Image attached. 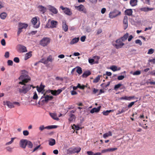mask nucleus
<instances>
[{
  "instance_id": "nucleus-1",
  "label": "nucleus",
  "mask_w": 155,
  "mask_h": 155,
  "mask_svg": "<svg viewBox=\"0 0 155 155\" xmlns=\"http://www.w3.org/2000/svg\"><path fill=\"white\" fill-rule=\"evenodd\" d=\"M23 85L24 86L22 87L21 88H18V91L20 93L26 94L31 89V87L32 86V85L28 84Z\"/></svg>"
},
{
  "instance_id": "nucleus-2",
  "label": "nucleus",
  "mask_w": 155,
  "mask_h": 155,
  "mask_svg": "<svg viewBox=\"0 0 155 155\" xmlns=\"http://www.w3.org/2000/svg\"><path fill=\"white\" fill-rule=\"evenodd\" d=\"M58 25V22L54 20L51 21H50L49 20L48 23L46 25L45 28H55Z\"/></svg>"
},
{
  "instance_id": "nucleus-3",
  "label": "nucleus",
  "mask_w": 155,
  "mask_h": 155,
  "mask_svg": "<svg viewBox=\"0 0 155 155\" xmlns=\"http://www.w3.org/2000/svg\"><path fill=\"white\" fill-rule=\"evenodd\" d=\"M81 148L78 147L75 148L71 147L67 150V153L69 154H71L75 153H78L81 150Z\"/></svg>"
},
{
  "instance_id": "nucleus-4",
  "label": "nucleus",
  "mask_w": 155,
  "mask_h": 155,
  "mask_svg": "<svg viewBox=\"0 0 155 155\" xmlns=\"http://www.w3.org/2000/svg\"><path fill=\"white\" fill-rule=\"evenodd\" d=\"M50 39L49 38H43L40 41V44L43 47H45L46 46L50 43Z\"/></svg>"
},
{
  "instance_id": "nucleus-5",
  "label": "nucleus",
  "mask_w": 155,
  "mask_h": 155,
  "mask_svg": "<svg viewBox=\"0 0 155 155\" xmlns=\"http://www.w3.org/2000/svg\"><path fill=\"white\" fill-rule=\"evenodd\" d=\"M121 12L116 9L110 12L109 14V17L110 18H113L121 15Z\"/></svg>"
},
{
  "instance_id": "nucleus-6",
  "label": "nucleus",
  "mask_w": 155,
  "mask_h": 155,
  "mask_svg": "<svg viewBox=\"0 0 155 155\" xmlns=\"http://www.w3.org/2000/svg\"><path fill=\"white\" fill-rule=\"evenodd\" d=\"M121 40V39L120 38L116 40V42L117 44L114 45V46L117 49L121 48L124 45V43L123 42V41Z\"/></svg>"
},
{
  "instance_id": "nucleus-7",
  "label": "nucleus",
  "mask_w": 155,
  "mask_h": 155,
  "mask_svg": "<svg viewBox=\"0 0 155 155\" xmlns=\"http://www.w3.org/2000/svg\"><path fill=\"white\" fill-rule=\"evenodd\" d=\"M46 93H45L43 95V96H42L41 97V99L44 98V100H42V102H44V101H45V102L47 103L49 101L51 100L53 98V97L52 96H49L48 95H46Z\"/></svg>"
},
{
  "instance_id": "nucleus-8",
  "label": "nucleus",
  "mask_w": 155,
  "mask_h": 155,
  "mask_svg": "<svg viewBox=\"0 0 155 155\" xmlns=\"http://www.w3.org/2000/svg\"><path fill=\"white\" fill-rule=\"evenodd\" d=\"M18 51L20 53H24L27 52L26 47L21 45H17Z\"/></svg>"
},
{
  "instance_id": "nucleus-9",
  "label": "nucleus",
  "mask_w": 155,
  "mask_h": 155,
  "mask_svg": "<svg viewBox=\"0 0 155 155\" xmlns=\"http://www.w3.org/2000/svg\"><path fill=\"white\" fill-rule=\"evenodd\" d=\"M36 17L33 18L31 20V22L33 25V27L35 28H38L39 27L40 22H38Z\"/></svg>"
},
{
  "instance_id": "nucleus-10",
  "label": "nucleus",
  "mask_w": 155,
  "mask_h": 155,
  "mask_svg": "<svg viewBox=\"0 0 155 155\" xmlns=\"http://www.w3.org/2000/svg\"><path fill=\"white\" fill-rule=\"evenodd\" d=\"M75 8L79 11L82 12L84 13H87V10L86 8H85L84 6L82 5H81L78 6H75Z\"/></svg>"
},
{
  "instance_id": "nucleus-11",
  "label": "nucleus",
  "mask_w": 155,
  "mask_h": 155,
  "mask_svg": "<svg viewBox=\"0 0 155 155\" xmlns=\"http://www.w3.org/2000/svg\"><path fill=\"white\" fill-rule=\"evenodd\" d=\"M60 8L64 11V12L66 14L68 15H71L72 14V12L69 8H64L62 6H61Z\"/></svg>"
},
{
  "instance_id": "nucleus-12",
  "label": "nucleus",
  "mask_w": 155,
  "mask_h": 155,
  "mask_svg": "<svg viewBox=\"0 0 155 155\" xmlns=\"http://www.w3.org/2000/svg\"><path fill=\"white\" fill-rule=\"evenodd\" d=\"M27 140H21L20 143V147L23 148H25L27 146Z\"/></svg>"
},
{
  "instance_id": "nucleus-13",
  "label": "nucleus",
  "mask_w": 155,
  "mask_h": 155,
  "mask_svg": "<svg viewBox=\"0 0 155 155\" xmlns=\"http://www.w3.org/2000/svg\"><path fill=\"white\" fill-rule=\"evenodd\" d=\"M49 10L52 13L56 14L58 12V10L54 7L49 5L48 6Z\"/></svg>"
},
{
  "instance_id": "nucleus-14",
  "label": "nucleus",
  "mask_w": 155,
  "mask_h": 155,
  "mask_svg": "<svg viewBox=\"0 0 155 155\" xmlns=\"http://www.w3.org/2000/svg\"><path fill=\"white\" fill-rule=\"evenodd\" d=\"M123 22L124 25V29L125 30L128 27V17L127 16H124Z\"/></svg>"
},
{
  "instance_id": "nucleus-15",
  "label": "nucleus",
  "mask_w": 155,
  "mask_h": 155,
  "mask_svg": "<svg viewBox=\"0 0 155 155\" xmlns=\"http://www.w3.org/2000/svg\"><path fill=\"white\" fill-rule=\"evenodd\" d=\"M117 149V148L115 147L111 148H108L103 150L101 151V153H105L108 152H112Z\"/></svg>"
},
{
  "instance_id": "nucleus-16",
  "label": "nucleus",
  "mask_w": 155,
  "mask_h": 155,
  "mask_svg": "<svg viewBox=\"0 0 155 155\" xmlns=\"http://www.w3.org/2000/svg\"><path fill=\"white\" fill-rule=\"evenodd\" d=\"M62 28L65 32L67 31L68 30V26L65 21H62Z\"/></svg>"
},
{
  "instance_id": "nucleus-17",
  "label": "nucleus",
  "mask_w": 155,
  "mask_h": 155,
  "mask_svg": "<svg viewBox=\"0 0 155 155\" xmlns=\"http://www.w3.org/2000/svg\"><path fill=\"white\" fill-rule=\"evenodd\" d=\"M4 103L5 105H7L8 107L10 108H11L14 107V106L13 104L9 101H4Z\"/></svg>"
},
{
  "instance_id": "nucleus-18",
  "label": "nucleus",
  "mask_w": 155,
  "mask_h": 155,
  "mask_svg": "<svg viewBox=\"0 0 155 155\" xmlns=\"http://www.w3.org/2000/svg\"><path fill=\"white\" fill-rule=\"evenodd\" d=\"M28 25L27 24L23 23L21 22H19L18 24V27L20 28L21 29H26L28 27Z\"/></svg>"
},
{
  "instance_id": "nucleus-19",
  "label": "nucleus",
  "mask_w": 155,
  "mask_h": 155,
  "mask_svg": "<svg viewBox=\"0 0 155 155\" xmlns=\"http://www.w3.org/2000/svg\"><path fill=\"white\" fill-rule=\"evenodd\" d=\"M30 79V78L28 77L27 78H25L22 80L21 81H20L19 82V84H26L25 83L28 82Z\"/></svg>"
},
{
  "instance_id": "nucleus-20",
  "label": "nucleus",
  "mask_w": 155,
  "mask_h": 155,
  "mask_svg": "<svg viewBox=\"0 0 155 155\" xmlns=\"http://www.w3.org/2000/svg\"><path fill=\"white\" fill-rule=\"evenodd\" d=\"M52 94L54 96H56L59 95L62 91L61 89H58L57 90H53L52 91Z\"/></svg>"
},
{
  "instance_id": "nucleus-21",
  "label": "nucleus",
  "mask_w": 155,
  "mask_h": 155,
  "mask_svg": "<svg viewBox=\"0 0 155 155\" xmlns=\"http://www.w3.org/2000/svg\"><path fill=\"white\" fill-rule=\"evenodd\" d=\"M135 98V96H132L127 97L125 96L123 97L120 98V100H124L128 101H130L132 99H133Z\"/></svg>"
},
{
  "instance_id": "nucleus-22",
  "label": "nucleus",
  "mask_w": 155,
  "mask_h": 155,
  "mask_svg": "<svg viewBox=\"0 0 155 155\" xmlns=\"http://www.w3.org/2000/svg\"><path fill=\"white\" fill-rule=\"evenodd\" d=\"M38 8H39V11L43 14L46 12V8L42 5H39Z\"/></svg>"
},
{
  "instance_id": "nucleus-23",
  "label": "nucleus",
  "mask_w": 155,
  "mask_h": 155,
  "mask_svg": "<svg viewBox=\"0 0 155 155\" xmlns=\"http://www.w3.org/2000/svg\"><path fill=\"white\" fill-rule=\"evenodd\" d=\"M101 107H98L97 108H94L90 111V113L93 114L94 112L97 113L99 112L100 110Z\"/></svg>"
},
{
  "instance_id": "nucleus-24",
  "label": "nucleus",
  "mask_w": 155,
  "mask_h": 155,
  "mask_svg": "<svg viewBox=\"0 0 155 155\" xmlns=\"http://www.w3.org/2000/svg\"><path fill=\"white\" fill-rule=\"evenodd\" d=\"M153 9V8H150L148 7H143V8H140V10L142 11H143L144 12H147L149 11H151Z\"/></svg>"
},
{
  "instance_id": "nucleus-25",
  "label": "nucleus",
  "mask_w": 155,
  "mask_h": 155,
  "mask_svg": "<svg viewBox=\"0 0 155 155\" xmlns=\"http://www.w3.org/2000/svg\"><path fill=\"white\" fill-rule=\"evenodd\" d=\"M91 73L89 71H87L84 72L82 75V77L83 78H86L90 75Z\"/></svg>"
},
{
  "instance_id": "nucleus-26",
  "label": "nucleus",
  "mask_w": 155,
  "mask_h": 155,
  "mask_svg": "<svg viewBox=\"0 0 155 155\" xmlns=\"http://www.w3.org/2000/svg\"><path fill=\"white\" fill-rule=\"evenodd\" d=\"M124 12L125 15L128 16H131L132 14L133 11L131 9H127L125 10Z\"/></svg>"
},
{
  "instance_id": "nucleus-27",
  "label": "nucleus",
  "mask_w": 155,
  "mask_h": 155,
  "mask_svg": "<svg viewBox=\"0 0 155 155\" xmlns=\"http://www.w3.org/2000/svg\"><path fill=\"white\" fill-rule=\"evenodd\" d=\"M79 39V38H73L70 42V44L73 45L78 42Z\"/></svg>"
},
{
  "instance_id": "nucleus-28",
  "label": "nucleus",
  "mask_w": 155,
  "mask_h": 155,
  "mask_svg": "<svg viewBox=\"0 0 155 155\" xmlns=\"http://www.w3.org/2000/svg\"><path fill=\"white\" fill-rule=\"evenodd\" d=\"M49 114L51 117L54 119L58 120L59 118L57 117V114L55 113H50Z\"/></svg>"
},
{
  "instance_id": "nucleus-29",
  "label": "nucleus",
  "mask_w": 155,
  "mask_h": 155,
  "mask_svg": "<svg viewBox=\"0 0 155 155\" xmlns=\"http://www.w3.org/2000/svg\"><path fill=\"white\" fill-rule=\"evenodd\" d=\"M49 144L51 146H53L55 144V140L54 139H50L48 141Z\"/></svg>"
},
{
  "instance_id": "nucleus-30",
  "label": "nucleus",
  "mask_w": 155,
  "mask_h": 155,
  "mask_svg": "<svg viewBox=\"0 0 155 155\" xmlns=\"http://www.w3.org/2000/svg\"><path fill=\"white\" fill-rule=\"evenodd\" d=\"M112 135V133L111 131H109L108 132L104 134H103V137L106 139L107 137L109 136H111Z\"/></svg>"
},
{
  "instance_id": "nucleus-31",
  "label": "nucleus",
  "mask_w": 155,
  "mask_h": 155,
  "mask_svg": "<svg viewBox=\"0 0 155 155\" xmlns=\"http://www.w3.org/2000/svg\"><path fill=\"white\" fill-rule=\"evenodd\" d=\"M129 36V34L127 33H126L124 36L120 38L122 41H124L127 39Z\"/></svg>"
},
{
  "instance_id": "nucleus-32",
  "label": "nucleus",
  "mask_w": 155,
  "mask_h": 155,
  "mask_svg": "<svg viewBox=\"0 0 155 155\" xmlns=\"http://www.w3.org/2000/svg\"><path fill=\"white\" fill-rule=\"evenodd\" d=\"M31 51H30L28 53L26 54L25 58V60H26L31 56Z\"/></svg>"
},
{
  "instance_id": "nucleus-33",
  "label": "nucleus",
  "mask_w": 155,
  "mask_h": 155,
  "mask_svg": "<svg viewBox=\"0 0 155 155\" xmlns=\"http://www.w3.org/2000/svg\"><path fill=\"white\" fill-rule=\"evenodd\" d=\"M44 86L41 85L40 87H38V86L36 87L37 90L38 92H41L44 89Z\"/></svg>"
},
{
  "instance_id": "nucleus-34",
  "label": "nucleus",
  "mask_w": 155,
  "mask_h": 155,
  "mask_svg": "<svg viewBox=\"0 0 155 155\" xmlns=\"http://www.w3.org/2000/svg\"><path fill=\"white\" fill-rule=\"evenodd\" d=\"M54 60V58H52L51 55H50L48 56L46 60L45 61V63H47V62L49 61L51 62H52Z\"/></svg>"
},
{
  "instance_id": "nucleus-35",
  "label": "nucleus",
  "mask_w": 155,
  "mask_h": 155,
  "mask_svg": "<svg viewBox=\"0 0 155 155\" xmlns=\"http://www.w3.org/2000/svg\"><path fill=\"white\" fill-rule=\"evenodd\" d=\"M7 16V14L5 12H2L0 14V16L2 19H5Z\"/></svg>"
},
{
  "instance_id": "nucleus-36",
  "label": "nucleus",
  "mask_w": 155,
  "mask_h": 155,
  "mask_svg": "<svg viewBox=\"0 0 155 155\" xmlns=\"http://www.w3.org/2000/svg\"><path fill=\"white\" fill-rule=\"evenodd\" d=\"M130 4L132 6H136L137 4V0H130Z\"/></svg>"
},
{
  "instance_id": "nucleus-37",
  "label": "nucleus",
  "mask_w": 155,
  "mask_h": 155,
  "mask_svg": "<svg viewBox=\"0 0 155 155\" xmlns=\"http://www.w3.org/2000/svg\"><path fill=\"white\" fill-rule=\"evenodd\" d=\"M27 145L28 147L31 148L33 147V144L32 142L29 141L27 140Z\"/></svg>"
},
{
  "instance_id": "nucleus-38",
  "label": "nucleus",
  "mask_w": 155,
  "mask_h": 155,
  "mask_svg": "<svg viewBox=\"0 0 155 155\" xmlns=\"http://www.w3.org/2000/svg\"><path fill=\"white\" fill-rule=\"evenodd\" d=\"M75 117L74 114H71L70 115V117L69 118L68 120L70 122H71L73 120L75 119Z\"/></svg>"
},
{
  "instance_id": "nucleus-39",
  "label": "nucleus",
  "mask_w": 155,
  "mask_h": 155,
  "mask_svg": "<svg viewBox=\"0 0 155 155\" xmlns=\"http://www.w3.org/2000/svg\"><path fill=\"white\" fill-rule=\"evenodd\" d=\"M112 111H113V110H107L106 111H103L102 112V113L104 115L107 116L108 115V114Z\"/></svg>"
},
{
  "instance_id": "nucleus-40",
  "label": "nucleus",
  "mask_w": 155,
  "mask_h": 155,
  "mask_svg": "<svg viewBox=\"0 0 155 155\" xmlns=\"http://www.w3.org/2000/svg\"><path fill=\"white\" fill-rule=\"evenodd\" d=\"M100 76L98 75L94 80L93 82L94 83H97L100 80Z\"/></svg>"
},
{
  "instance_id": "nucleus-41",
  "label": "nucleus",
  "mask_w": 155,
  "mask_h": 155,
  "mask_svg": "<svg viewBox=\"0 0 155 155\" xmlns=\"http://www.w3.org/2000/svg\"><path fill=\"white\" fill-rule=\"evenodd\" d=\"M76 71L78 74H81L82 72L81 68L80 67H78L77 68Z\"/></svg>"
},
{
  "instance_id": "nucleus-42",
  "label": "nucleus",
  "mask_w": 155,
  "mask_h": 155,
  "mask_svg": "<svg viewBox=\"0 0 155 155\" xmlns=\"http://www.w3.org/2000/svg\"><path fill=\"white\" fill-rule=\"evenodd\" d=\"M58 126L56 125L48 126L46 127V128H48V129L56 128Z\"/></svg>"
},
{
  "instance_id": "nucleus-43",
  "label": "nucleus",
  "mask_w": 155,
  "mask_h": 155,
  "mask_svg": "<svg viewBox=\"0 0 155 155\" xmlns=\"http://www.w3.org/2000/svg\"><path fill=\"white\" fill-rule=\"evenodd\" d=\"M122 85L120 84H118L114 86V89L117 90L118 88H119Z\"/></svg>"
},
{
  "instance_id": "nucleus-44",
  "label": "nucleus",
  "mask_w": 155,
  "mask_h": 155,
  "mask_svg": "<svg viewBox=\"0 0 155 155\" xmlns=\"http://www.w3.org/2000/svg\"><path fill=\"white\" fill-rule=\"evenodd\" d=\"M15 138H12L11 140L9 142L6 143L5 144V145H8L12 144Z\"/></svg>"
},
{
  "instance_id": "nucleus-45",
  "label": "nucleus",
  "mask_w": 155,
  "mask_h": 155,
  "mask_svg": "<svg viewBox=\"0 0 155 155\" xmlns=\"http://www.w3.org/2000/svg\"><path fill=\"white\" fill-rule=\"evenodd\" d=\"M110 69L114 71H115L117 70V67L116 66L114 65L112 66L111 67Z\"/></svg>"
},
{
  "instance_id": "nucleus-46",
  "label": "nucleus",
  "mask_w": 155,
  "mask_h": 155,
  "mask_svg": "<svg viewBox=\"0 0 155 155\" xmlns=\"http://www.w3.org/2000/svg\"><path fill=\"white\" fill-rule=\"evenodd\" d=\"M38 96L36 92H35L34 93V95L33 96V98L34 100H37L38 98Z\"/></svg>"
},
{
  "instance_id": "nucleus-47",
  "label": "nucleus",
  "mask_w": 155,
  "mask_h": 155,
  "mask_svg": "<svg viewBox=\"0 0 155 155\" xmlns=\"http://www.w3.org/2000/svg\"><path fill=\"white\" fill-rule=\"evenodd\" d=\"M13 61L16 63H18L20 61L19 58L17 57H15L13 59Z\"/></svg>"
},
{
  "instance_id": "nucleus-48",
  "label": "nucleus",
  "mask_w": 155,
  "mask_h": 155,
  "mask_svg": "<svg viewBox=\"0 0 155 155\" xmlns=\"http://www.w3.org/2000/svg\"><path fill=\"white\" fill-rule=\"evenodd\" d=\"M141 74V72L140 71H137L134 72L133 74L134 75H139Z\"/></svg>"
},
{
  "instance_id": "nucleus-49",
  "label": "nucleus",
  "mask_w": 155,
  "mask_h": 155,
  "mask_svg": "<svg viewBox=\"0 0 155 155\" xmlns=\"http://www.w3.org/2000/svg\"><path fill=\"white\" fill-rule=\"evenodd\" d=\"M135 43L137 44H138L140 45H142V42L139 39H137L135 41Z\"/></svg>"
},
{
  "instance_id": "nucleus-50",
  "label": "nucleus",
  "mask_w": 155,
  "mask_h": 155,
  "mask_svg": "<svg viewBox=\"0 0 155 155\" xmlns=\"http://www.w3.org/2000/svg\"><path fill=\"white\" fill-rule=\"evenodd\" d=\"M137 101L134 102H132L130 103L128 105V108H130L134 104L137 102Z\"/></svg>"
},
{
  "instance_id": "nucleus-51",
  "label": "nucleus",
  "mask_w": 155,
  "mask_h": 155,
  "mask_svg": "<svg viewBox=\"0 0 155 155\" xmlns=\"http://www.w3.org/2000/svg\"><path fill=\"white\" fill-rule=\"evenodd\" d=\"M154 49L152 48H150L147 54H152L154 52Z\"/></svg>"
},
{
  "instance_id": "nucleus-52",
  "label": "nucleus",
  "mask_w": 155,
  "mask_h": 155,
  "mask_svg": "<svg viewBox=\"0 0 155 155\" xmlns=\"http://www.w3.org/2000/svg\"><path fill=\"white\" fill-rule=\"evenodd\" d=\"M128 110V108H127V107H123L122 108L121 111L122 112V113H123L127 111Z\"/></svg>"
},
{
  "instance_id": "nucleus-53",
  "label": "nucleus",
  "mask_w": 155,
  "mask_h": 155,
  "mask_svg": "<svg viewBox=\"0 0 155 155\" xmlns=\"http://www.w3.org/2000/svg\"><path fill=\"white\" fill-rule=\"evenodd\" d=\"M23 134L24 136H27L28 135L29 133L28 131L27 130H25L23 131Z\"/></svg>"
},
{
  "instance_id": "nucleus-54",
  "label": "nucleus",
  "mask_w": 155,
  "mask_h": 155,
  "mask_svg": "<svg viewBox=\"0 0 155 155\" xmlns=\"http://www.w3.org/2000/svg\"><path fill=\"white\" fill-rule=\"evenodd\" d=\"M8 65L9 66H12L13 64V62L12 61L8 60L7 61Z\"/></svg>"
},
{
  "instance_id": "nucleus-55",
  "label": "nucleus",
  "mask_w": 155,
  "mask_h": 155,
  "mask_svg": "<svg viewBox=\"0 0 155 155\" xmlns=\"http://www.w3.org/2000/svg\"><path fill=\"white\" fill-rule=\"evenodd\" d=\"M45 129H48V128H46V127H45L44 125H41L39 127V130L41 131H42Z\"/></svg>"
},
{
  "instance_id": "nucleus-56",
  "label": "nucleus",
  "mask_w": 155,
  "mask_h": 155,
  "mask_svg": "<svg viewBox=\"0 0 155 155\" xmlns=\"http://www.w3.org/2000/svg\"><path fill=\"white\" fill-rule=\"evenodd\" d=\"M78 84L79 85V88L81 89H84L85 87H86V86L83 85H81V84Z\"/></svg>"
},
{
  "instance_id": "nucleus-57",
  "label": "nucleus",
  "mask_w": 155,
  "mask_h": 155,
  "mask_svg": "<svg viewBox=\"0 0 155 155\" xmlns=\"http://www.w3.org/2000/svg\"><path fill=\"white\" fill-rule=\"evenodd\" d=\"M89 62L91 64H94V60L93 59H90L88 60Z\"/></svg>"
},
{
  "instance_id": "nucleus-58",
  "label": "nucleus",
  "mask_w": 155,
  "mask_h": 155,
  "mask_svg": "<svg viewBox=\"0 0 155 155\" xmlns=\"http://www.w3.org/2000/svg\"><path fill=\"white\" fill-rule=\"evenodd\" d=\"M5 57L6 58H8L9 56V53L8 51H7L5 53Z\"/></svg>"
},
{
  "instance_id": "nucleus-59",
  "label": "nucleus",
  "mask_w": 155,
  "mask_h": 155,
  "mask_svg": "<svg viewBox=\"0 0 155 155\" xmlns=\"http://www.w3.org/2000/svg\"><path fill=\"white\" fill-rule=\"evenodd\" d=\"M124 78V77L123 75H120L118 77L117 79L119 80H123Z\"/></svg>"
},
{
  "instance_id": "nucleus-60",
  "label": "nucleus",
  "mask_w": 155,
  "mask_h": 155,
  "mask_svg": "<svg viewBox=\"0 0 155 155\" xmlns=\"http://www.w3.org/2000/svg\"><path fill=\"white\" fill-rule=\"evenodd\" d=\"M21 28L18 27V31L17 33V35L18 36H19L20 33L22 32V30Z\"/></svg>"
},
{
  "instance_id": "nucleus-61",
  "label": "nucleus",
  "mask_w": 155,
  "mask_h": 155,
  "mask_svg": "<svg viewBox=\"0 0 155 155\" xmlns=\"http://www.w3.org/2000/svg\"><path fill=\"white\" fill-rule=\"evenodd\" d=\"M87 153L88 155H94V153L91 151H88Z\"/></svg>"
},
{
  "instance_id": "nucleus-62",
  "label": "nucleus",
  "mask_w": 155,
  "mask_h": 155,
  "mask_svg": "<svg viewBox=\"0 0 155 155\" xmlns=\"http://www.w3.org/2000/svg\"><path fill=\"white\" fill-rule=\"evenodd\" d=\"M86 37L85 36H83L81 38V40L82 42H84L86 39Z\"/></svg>"
},
{
  "instance_id": "nucleus-63",
  "label": "nucleus",
  "mask_w": 155,
  "mask_h": 155,
  "mask_svg": "<svg viewBox=\"0 0 155 155\" xmlns=\"http://www.w3.org/2000/svg\"><path fill=\"white\" fill-rule=\"evenodd\" d=\"M55 79L56 80H60L62 81L63 80V78L62 77H57L55 78Z\"/></svg>"
},
{
  "instance_id": "nucleus-64",
  "label": "nucleus",
  "mask_w": 155,
  "mask_h": 155,
  "mask_svg": "<svg viewBox=\"0 0 155 155\" xmlns=\"http://www.w3.org/2000/svg\"><path fill=\"white\" fill-rule=\"evenodd\" d=\"M1 43L2 45L3 46H5L6 45V43L5 40L4 39H2L1 41Z\"/></svg>"
}]
</instances>
